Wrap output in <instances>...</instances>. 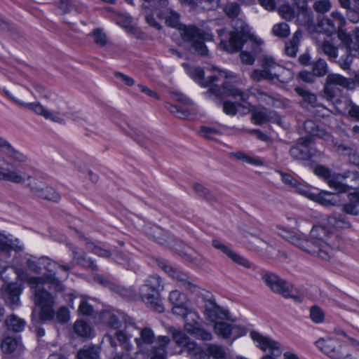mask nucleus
Segmentation results:
<instances>
[{
	"instance_id": "obj_41",
	"label": "nucleus",
	"mask_w": 359,
	"mask_h": 359,
	"mask_svg": "<svg viewBox=\"0 0 359 359\" xmlns=\"http://www.w3.org/2000/svg\"><path fill=\"white\" fill-rule=\"evenodd\" d=\"M279 75L276 72L263 69H255L251 74V78L253 81L259 82L262 80L273 81L278 79Z\"/></svg>"
},
{
	"instance_id": "obj_31",
	"label": "nucleus",
	"mask_w": 359,
	"mask_h": 359,
	"mask_svg": "<svg viewBox=\"0 0 359 359\" xmlns=\"http://www.w3.org/2000/svg\"><path fill=\"white\" fill-rule=\"evenodd\" d=\"M326 82L331 86H339L348 89L354 88V82L352 79L346 78L338 74H328Z\"/></svg>"
},
{
	"instance_id": "obj_64",
	"label": "nucleus",
	"mask_w": 359,
	"mask_h": 359,
	"mask_svg": "<svg viewBox=\"0 0 359 359\" xmlns=\"http://www.w3.org/2000/svg\"><path fill=\"white\" fill-rule=\"evenodd\" d=\"M200 133L205 138L213 139L214 136L220 134V132L215 128L201 126Z\"/></svg>"
},
{
	"instance_id": "obj_38",
	"label": "nucleus",
	"mask_w": 359,
	"mask_h": 359,
	"mask_svg": "<svg viewBox=\"0 0 359 359\" xmlns=\"http://www.w3.org/2000/svg\"><path fill=\"white\" fill-rule=\"evenodd\" d=\"M74 332L80 337L91 338L93 337V328L86 321L77 320L74 325Z\"/></svg>"
},
{
	"instance_id": "obj_3",
	"label": "nucleus",
	"mask_w": 359,
	"mask_h": 359,
	"mask_svg": "<svg viewBox=\"0 0 359 359\" xmlns=\"http://www.w3.org/2000/svg\"><path fill=\"white\" fill-rule=\"evenodd\" d=\"M313 172L339 193H346L359 187V177L355 172H346L343 174L332 175L330 169L323 165H317Z\"/></svg>"
},
{
	"instance_id": "obj_62",
	"label": "nucleus",
	"mask_w": 359,
	"mask_h": 359,
	"mask_svg": "<svg viewBox=\"0 0 359 359\" xmlns=\"http://www.w3.org/2000/svg\"><path fill=\"white\" fill-rule=\"evenodd\" d=\"M185 296L178 290H173L170 292L169 301L174 305L184 304Z\"/></svg>"
},
{
	"instance_id": "obj_54",
	"label": "nucleus",
	"mask_w": 359,
	"mask_h": 359,
	"mask_svg": "<svg viewBox=\"0 0 359 359\" xmlns=\"http://www.w3.org/2000/svg\"><path fill=\"white\" fill-rule=\"evenodd\" d=\"M208 353L216 359H224L226 353L223 347L216 344H210L208 348Z\"/></svg>"
},
{
	"instance_id": "obj_40",
	"label": "nucleus",
	"mask_w": 359,
	"mask_h": 359,
	"mask_svg": "<svg viewBox=\"0 0 359 359\" xmlns=\"http://www.w3.org/2000/svg\"><path fill=\"white\" fill-rule=\"evenodd\" d=\"M294 91L298 95L302 97V104H308L313 107L318 106L317 97L314 93L299 86L294 88Z\"/></svg>"
},
{
	"instance_id": "obj_29",
	"label": "nucleus",
	"mask_w": 359,
	"mask_h": 359,
	"mask_svg": "<svg viewBox=\"0 0 359 359\" xmlns=\"http://www.w3.org/2000/svg\"><path fill=\"white\" fill-rule=\"evenodd\" d=\"M54 317L55 311L53 309V305L41 306L39 316H36L35 309H33L31 316L32 322H33V323H45L46 321H50L54 319Z\"/></svg>"
},
{
	"instance_id": "obj_1",
	"label": "nucleus",
	"mask_w": 359,
	"mask_h": 359,
	"mask_svg": "<svg viewBox=\"0 0 359 359\" xmlns=\"http://www.w3.org/2000/svg\"><path fill=\"white\" fill-rule=\"evenodd\" d=\"M288 241L303 251L323 260L330 259L332 250L339 248L340 242L338 236L323 225L314 226L310 231L309 239L290 235Z\"/></svg>"
},
{
	"instance_id": "obj_47",
	"label": "nucleus",
	"mask_w": 359,
	"mask_h": 359,
	"mask_svg": "<svg viewBox=\"0 0 359 359\" xmlns=\"http://www.w3.org/2000/svg\"><path fill=\"white\" fill-rule=\"evenodd\" d=\"M340 47L335 46L331 41L328 40L324 41L321 44V49L323 53L330 58L335 59L338 57V49Z\"/></svg>"
},
{
	"instance_id": "obj_53",
	"label": "nucleus",
	"mask_w": 359,
	"mask_h": 359,
	"mask_svg": "<svg viewBox=\"0 0 359 359\" xmlns=\"http://www.w3.org/2000/svg\"><path fill=\"white\" fill-rule=\"evenodd\" d=\"M170 332L172 333L173 340L180 346H184L189 339L184 332L177 330L174 327L170 328Z\"/></svg>"
},
{
	"instance_id": "obj_15",
	"label": "nucleus",
	"mask_w": 359,
	"mask_h": 359,
	"mask_svg": "<svg viewBox=\"0 0 359 359\" xmlns=\"http://www.w3.org/2000/svg\"><path fill=\"white\" fill-rule=\"evenodd\" d=\"M103 322L109 327L117 330L121 327L122 323L127 326H132L135 329H138L135 320L125 313L117 311H104L102 314Z\"/></svg>"
},
{
	"instance_id": "obj_8",
	"label": "nucleus",
	"mask_w": 359,
	"mask_h": 359,
	"mask_svg": "<svg viewBox=\"0 0 359 359\" xmlns=\"http://www.w3.org/2000/svg\"><path fill=\"white\" fill-rule=\"evenodd\" d=\"M339 40V47L344 50L345 53L340 57L337 62L344 70H350L353 58L359 57V43L353 40L352 34L347 31H341Z\"/></svg>"
},
{
	"instance_id": "obj_19",
	"label": "nucleus",
	"mask_w": 359,
	"mask_h": 359,
	"mask_svg": "<svg viewBox=\"0 0 359 359\" xmlns=\"http://www.w3.org/2000/svg\"><path fill=\"white\" fill-rule=\"evenodd\" d=\"M212 245L215 249L221 251L224 255H226L234 263L240 266H242L245 269H255V266H254V264H252L247 258L235 252L231 249H230L227 245H226L224 243H222L219 240H212Z\"/></svg>"
},
{
	"instance_id": "obj_51",
	"label": "nucleus",
	"mask_w": 359,
	"mask_h": 359,
	"mask_svg": "<svg viewBox=\"0 0 359 359\" xmlns=\"http://www.w3.org/2000/svg\"><path fill=\"white\" fill-rule=\"evenodd\" d=\"M91 36L93 37L94 42L100 47H104L107 43V36L103 31L97 28L95 29L91 33Z\"/></svg>"
},
{
	"instance_id": "obj_22",
	"label": "nucleus",
	"mask_w": 359,
	"mask_h": 359,
	"mask_svg": "<svg viewBox=\"0 0 359 359\" xmlns=\"http://www.w3.org/2000/svg\"><path fill=\"white\" fill-rule=\"evenodd\" d=\"M21 292V286L17 283L8 284L3 292L5 301L10 305L12 309H14L20 305V295Z\"/></svg>"
},
{
	"instance_id": "obj_9",
	"label": "nucleus",
	"mask_w": 359,
	"mask_h": 359,
	"mask_svg": "<svg viewBox=\"0 0 359 359\" xmlns=\"http://www.w3.org/2000/svg\"><path fill=\"white\" fill-rule=\"evenodd\" d=\"M289 154L294 160L299 161H308L321 155V152L314 147L313 140L310 136L297 139L296 144L290 149Z\"/></svg>"
},
{
	"instance_id": "obj_20",
	"label": "nucleus",
	"mask_w": 359,
	"mask_h": 359,
	"mask_svg": "<svg viewBox=\"0 0 359 359\" xmlns=\"http://www.w3.org/2000/svg\"><path fill=\"white\" fill-rule=\"evenodd\" d=\"M144 231L148 236L152 238L156 243L172 248L175 245V241L171 235L158 226L145 227Z\"/></svg>"
},
{
	"instance_id": "obj_26",
	"label": "nucleus",
	"mask_w": 359,
	"mask_h": 359,
	"mask_svg": "<svg viewBox=\"0 0 359 359\" xmlns=\"http://www.w3.org/2000/svg\"><path fill=\"white\" fill-rule=\"evenodd\" d=\"M137 330H140V337L135 338V341L140 349L145 346H150L154 342L156 343L157 337L151 327H144L141 329L138 327Z\"/></svg>"
},
{
	"instance_id": "obj_17",
	"label": "nucleus",
	"mask_w": 359,
	"mask_h": 359,
	"mask_svg": "<svg viewBox=\"0 0 359 359\" xmlns=\"http://www.w3.org/2000/svg\"><path fill=\"white\" fill-rule=\"evenodd\" d=\"M4 95L15 103L34 111L36 114L43 116L46 119H50L57 123H62L64 120L59 116L54 115L52 112L45 109L39 102L25 103L16 99L12 94L6 89L4 88L1 91Z\"/></svg>"
},
{
	"instance_id": "obj_33",
	"label": "nucleus",
	"mask_w": 359,
	"mask_h": 359,
	"mask_svg": "<svg viewBox=\"0 0 359 359\" xmlns=\"http://www.w3.org/2000/svg\"><path fill=\"white\" fill-rule=\"evenodd\" d=\"M348 203L342 205V211L346 214L358 215L359 214V192L351 193L348 195Z\"/></svg>"
},
{
	"instance_id": "obj_12",
	"label": "nucleus",
	"mask_w": 359,
	"mask_h": 359,
	"mask_svg": "<svg viewBox=\"0 0 359 359\" xmlns=\"http://www.w3.org/2000/svg\"><path fill=\"white\" fill-rule=\"evenodd\" d=\"M39 263L48 272V273L44 274L43 277H42L44 282L46 281L49 283L57 291L62 290V282L55 277V270L57 268H60L65 271H69L71 269L70 266L67 264H59L54 261H51L48 257H45L39 258Z\"/></svg>"
},
{
	"instance_id": "obj_34",
	"label": "nucleus",
	"mask_w": 359,
	"mask_h": 359,
	"mask_svg": "<svg viewBox=\"0 0 359 359\" xmlns=\"http://www.w3.org/2000/svg\"><path fill=\"white\" fill-rule=\"evenodd\" d=\"M215 333L223 339H229L231 337L233 332L238 329L236 325L227 323L226 322H215L214 325Z\"/></svg>"
},
{
	"instance_id": "obj_35",
	"label": "nucleus",
	"mask_w": 359,
	"mask_h": 359,
	"mask_svg": "<svg viewBox=\"0 0 359 359\" xmlns=\"http://www.w3.org/2000/svg\"><path fill=\"white\" fill-rule=\"evenodd\" d=\"M272 112L269 111L265 107L261 109H255L251 110V119L254 124L261 126L267 121H269L272 118Z\"/></svg>"
},
{
	"instance_id": "obj_14",
	"label": "nucleus",
	"mask_w": 359,
	"mask_h": 359,
	"mask_svg": "<svg viewBox=\"0 0 359 359\" xmlns=\"http://www.w3.org/2000/svg\"><path fill=\"white\" fill-rule=\"evenodd\" d=\"M250 337L254 341L258 344L257 346L264 351L269 349L271 351V355H266L261 359H275L281 354L280 345L278 342L269 338L264 337L256 331L250 332Z\"/></svg>"
},
{
	"instance_id": "obj_13",
	"label": "nucleus",
	"mask_w": 359,
	"mask_h": 359,
	"mask_svg": "<svg viewBox=\"0 0 359 359\" xmlns=\"http://www.w3.org/2000/svg\"><path fill=\"white\" fill-rule=\"evenodd\" d=\"M157 264L173 278L181 283V286L185 290L194 292L197 289V285L194 283L192 279L185 273L177 268L170 265L169 262L165 259H156Z\"/></svg>"
},
{
	"instance_id": "obj_50",
	"label": "nucleus",
	"mask_w": 359,
	"mask_h": 359,
	"mask_svg": "<svg viewBox=\"0 0 359 359\" xmlns=\"http://www.w3.org/2000/svg\"><path fill=\"white\" fill-rule=\"evenodd\" d=\"M18 341L15 338L7 337L1 342V349L4 352L11 353L15 351Z\"/></svg>"
},
{
	"instance_id": "obj_7",
	"label": "nucleus",
	"mask_w": 359,
	"mask_h": 359,
	"mask_svg": "<svg viewBox=\"0 0 359 359\" xmlns=\"http://www.w3.org/2000/svg\"><path fill=\"white\" fill-rule=\"evenodd\" d=\"M262 280L271 290L272 292L282 295L285 298H292L297 302H301L302 296L292 293L293 285L281 278L274 273L266 270H261Z\"/></svg>"
},
{
	"instance_id": "obj_61",
	"label": "nucleus",
	"mask_w": 359,
	"mask_h": 359,
	"mask_svg": "<svg viewBox=\"0 0 359 359\" xmlns=\"http://www.w3.org/2000/svg\"><path fill=\"white\" fill-rule=\"evenodd\" d=\"M224 11L229 18L233 19L238 15L240 6L236 3H230L225 6Z\"/></svg>"
},
{
	"instance_id": "obj_43",
	"label": "nucleus",
	"mask_w": 359,
	"mask_h": 359,
	"mask_svg": "<svg viewBox=\"0 0 359 359\" xmlns=\"http://www.w3.org/2000/svg\"><path fill=\"white\" fill-rule=\"evenodd\" d=\"M172 310L173 314L184 318L186 322H189V317H190L191 320H192V318H198V314L196 312L189 311L184 304L174 305Z\"/></svg>"
},
{
	"instance_id": "obj_32",
	"label": "nucleus",
	"mask_w": 359,
	"mask_h": 359,
	"mask_svg": "<svg viewBox=\"0 0 359 359\" xmlns=\"http://www.w3.org/2000/svg\"><path fill=\"white\" fill-rule=\"evenodd\" d=\"M304 127L305 131L311 136H316L325 140H328L331 137L330 133L320 128L318 125L312 120L306 121Z\"/></svg>"
},
{
	"instance_id": "obj_6",
	"label": "nucleus",
	"mask_w": 359,
	"mask_h": 359,
	"mask_svg": "<svg viewBox=\"0 0 359 359\" xmlns=\"http://www.w3.org/2000/svg\"><path fill=\"white\" fill-rule=\"evenodd\" d=\"M231 25L234 30L229 33V41L221 39L219 45L222 50L229 53L240 51L244 43L252 38L249 26L242 19H232Z\"/></svg>"
},
{
	"instance_id": "obj_60",
	"label": "nucleus",
	"mask_w": 359,
	"mask_h": 359,
	"mask_svg": "<svg viewBox=\"0 0 359 359\" xmlns=\"http://www.w3.org/2000/svg\"><path fill=\"white\" fill-rule=\"evenodd\" d=\"M56 316V320L58 323L61 324L67 323L69 320V311L68 309L65 306L60 307L56 313H55Z\"/></svg>"
},
{
	"instance_id": "obj_49",
	"label": "nucleus",
	"mask_w": 359,
	"mask_h": 359,
	"mask_svg": "<svg viewBox=\"0 0 359 359\" xmlns=\"http://www.w3.org/2000/svg\"><path fill=\"white\" fill-rule=\"evenodd\" d=\"M166 109L171 113L174 114L177 117L180 118H186L190 115V112L187 109L179 105H175L170 103L165 104Z\"/></svg>"
},
{
	"instance_id": "obj_58",
	"label": "nucleus",
	"mask_w": 359,
	"mask_h": 359,
	"mask_svg": "<svg viewBox=\"0 0 359 359\" xmlns=\"http://www.w3.org/2000/svg\"><path fill=\"white\" fill-rule=\"evenodd\" d=\"M278 13L286 20H291L295 16L294 8L290 5H282L278 9Z\"/></svg>"
},
{
	"instance_id": "obj_10",
	"label": "nucleus",
	"mask_w": 359,
	"mask_h": 359,
	"mask_svg": "<svg viewBox=\"0 0 359 359\" xmlns=\"http://www.w3.org/2000/svg\"><path fill=\"white\" fill-rule=\"evenodd\" d=\"M346 24L345 18L337 11L331 13L329 17L323 18L318 20V27L320 28V32L328 36L337 34L338 39L341 31L346 32V29H344Z\"/></svg>"
},
{
	"instance_id": "obj_25",
	"label": "nucleus",
	"mask_w": 359,
	"mask_h": 359,
	"mask_svg": "<svg viewBox=\"0 0 359 359\" xmlns=\"http://www.w3.org/2000/svg\"><path fill=\"white\" fill-rule=\"evenodd\" d=\"M170 342L169 337L158 336L156 345L152 346L150 359H167V349Z\"/></svg>"
},
{
	"instance_id": "obj_2",
	"label": "nucleus",
	"mask_w": 359,
	"mask_h": 359,
	"mask_svg": "<svg viewBox=\"0 0 359 359\" xmlns=\"http://www.w3.org/2000/svg\"><path fill=\"white\" fill-rule=\"evenodd\" d=\"M189 74L201 86L209 88L208 90L205 92L206 96L213 95L220 100L231 97L233 99H239L241 101H245L248 98L247 93L243 92L242 90L236 88L229 81L223 82L222 86L215 84V83L219 80L217 76H211L205 79L204 71L201 67L192 69L189 72Z\"/></svg>"
},
{
	"instance_id": "obj_56",
	"label": "nucleus",
	"mask_w": 359,
	"mask_h": 359,
	"mask_svg": "<svg viewBox=\"0 0 359 359\" xmlns=\"http://www.w3.org/2000/svg\"><path fill=\"white\" fill-rule=\"evenodd\" d=\"M332 5L329 0H318L314 2L313 9L318 13H325L331 9Z\"/></svg>"
},
{
	"instance_id": "obj_18",
	"label": "nucleus",
	"mask_w": 359,
	"mask_h": 359,
	"mask_svg": "<svg viewBox=\"0 0 359 359\" xmlns=\"http://www.w3.org/2000/svg\"><path fill=\"white\" fill-rule=\"evenodd\" d=\"M44 280L41 277H33L29 280L32 287H34V302L39 306L54 305V299L52 295L41 286L44 284Z\"/></svg>"
},
{
	"instance_id": "obj_52",
	"label": "nucleus",
	"mask_w": 359,
	"mask_h": 359,
	"mask_svg": "<svg viewBox=\"0 0 359 359\" xmlns=\"http://www.w3.org/2000/svg\"><path fill=\"white\" fill-rule=\"evenodd\" d=\"M274 35L280 38H286L290 34L289 25L285 22L274 25L272 29Z\"/></svg>"
},
{
	"instance_id": "obj_59",
	"label": "nucleus",
	"mask_w": 359,
	"mask_h": 359,
	"mask_svg": "<svg viewBox=\"0 0 359 359\" xmlns=\"http://www.w3.org/2000/svg\"><path fill=\"white\" fill-rule=\"evenodd\" d=\"M91 252L99 257L108 258L110 257L111 253L107 249L102 248L101 247L95 245L93 243H87Z\"/></svg>"
},
{
	"instance_id": "obj_48",
	"label": "nucleus",
	"mask_w": 359,
	"mask_h": 359,
	"mask_svg": "<svg viewBox=\"0 0 359 359\" xmlns=\"http://www.w3.org/2000/svg\"><path fill=\"white\" fill-rule=\"evenodd\" d=\"M194 189L196 193L201 197L205 198L206 201L209 202L216 201V197L208 189L205 187L201 184H195L194 185Z\"/></svg>"
},
{
	"instance_id": "obj_46",
	"label": "nucleus",
	"mask_w": 359,
	"mask_h": 359,
	"mask_svg": "<svg viewBox=\"0 0 359 359\" xmlns=\"http://www.w3.org/2000/svg\"><path fill=\"white\" fill-rule=\"evenodd\" d=\"M332 144L334 151L339 155L348 156L354 149L352 144H344L335 139L332 140Z\"/></svg>"
},
{
	"instance_id": "obj_44",
	"label": "nucleus",
	"mask_w": 359,
	"mask_h": 359,
	"mask_svg": "<svg viewBox=\"0 0 359 359\" xmlns=\"http://www.w3.org/2000/svg\"><path fill=\"white\" fill-rule=\"evenodd\" d=\"M0 250L8 252L11 250L22 251V248L15 243L13 241L0 233Z\"/></svg>"
},
{
	"instance_id": "obj_36",
	"label": "nucleus",
	"mask_w": 359,
	"mask_h": 359,
	"mask_svg": "<svg viewBox=\"0 0 359 359\" xmlns=\"http://www.w3.org/2000/svg\"><path fill=\"white\" fill-rule=\"evenodd\" d=\"M278 173L281 176V180L285 184L294 188L297 192L302 195L308 194V190L304 187V186L300 184L298 180L291 175L282 171H278Z\"/></svg>"
},
{
	"instance_id": "obj_30",
	"label": "nucleus",
	"mask_w": 359,
	"mask_h": 359,
	"mask_svg": "<svg viewBox=\"0 0 359 359\" xmlns=\"http://www.w3.org/2000/svg\"><path fill=\"white\" fill-rule=\"evenodd\" d=\"M4 325L8 331L17 333L25 329L26 321L15 314H11L6 318Z\"/></svg>"
},
{
	"instance_id": "obj_11",
	"label": "nucleus",
	"mask_w": 359,
	"mask_h": 359,
	"mask_svg": "<svg viewBox=\"0 0 359 359\" xmlns=\"http://www.w3.org/2000/svg\"><path fill=\"white\" fill-rule=\"evenodd\" d=\"M316 344L321 351L332 359H348L350 356L347 347L337 339H320Z\"/></svg>"
},
{
	"instance_id": "obj_63",
	"label": "nucleus",
	"mask_w": 359,
	"mask_h": 359,
	"mask_svg": "<svg viewBox=\"0 0 359 359\" xmlns=\"http://www.w3.org/2000/svg\"><path fill=\"white\" fill-rule=\"evenodd\" d=\"M237 106L241 107V104H236L233 102L225 101L223 103V110L224 111L231 116H234L237 114L238 109Z\"/></svg>"
},
{
	"instance_id": "obj_57",
	"label": "nucleus",
	"mask_w": 359,
	"mask_h": 359,
	"mask_svg": "<svg viewBox=\"0 0 359 359\" xmlns=\"http://www.w3.org/2000/svg\"><path fill=\"white\" fill-rule=\"evenodd\" d=\"M230 155L238 160L246 162L252 165H259L261 163L259 160L253 158L252 157L247 155L246 154L242 151L231 153Z\"/></svg>"
},
{
	"instance_id": "obj_21",
	"label": "nucleus",
	"mask_w": 359,
	"mask_h": 359,
	"mask_svg": "<svg viewBox=\"0 0 359 359\" xmlns=\"http://www.w3.org/2000/svg\"><path fill=\"white\" fill-rule=\"evenodd\" d=\"M198 318H192L191 322L185 323L184 328L187 332L197 339L202 341L212 340V333L204 329L203 326L196 320Z\"/></svg>"
},
{
	"instance_id": "obj_28",
	"label": "nucleus",
	"mask_w": 359,
	"mask_h": 359,
	"mask_svg": "<svg viewBox=\"0 0 359 359\" xmlns=\"http://www.w3.org/2000/svg\"><path fill=\"white\" fill-rule=\"evenodd\" d=\"M334 229H345L351 227L350 222L343 213L333 212L327 215L325 224Z\"/></svg>"
},
{
	"instance_id": "obj_5",
	"label": "nucleus",
	"mask_w": 359,
	"mask_h": 359,
	"mask_svg": "<svg viewBox=\"0 0 359 359\" xmlns=\"http://www.w3.org/2000/svg\"><path fill=\"white\" fill-rule=\"evenodd\" d=\"M163 290V285L160 276L152 275L149 276L140 287L139 294L149 308L161 313L164 311L160 295V291Z\"/></svg>"
},
{
	"instance_id": "obj_42",
	"label": "nucleus",
	"mask_w": 359,
	"mask_h": 359,
	"mask_svg": "<svg viewBox=\"0 0 359 359\" xmlns=\"http://www.w3.org/2000/svg\"><path fill=\"white\" fill-rule=\"evenodd\" d=\"M73 253L74 259L77 264L82 266L83 267H85L86 269H90L93 271H98V266L96 265L93 260H92L90 258L86 257V256H84L83 255H78V253L75 250L73 251Z\"/></svg>"
},
{
	"instance_id": "obj_45",
	"label": "nucleus",
	"mask_w": 359,
	"mask_h": 359,
	"mask_svg": "<svg viewBox=\"0 0 359 359\" xmlns=\"http://www.w3.org/2000/svg\"><path fill=\"white\" fill-rule=\"evenodd\" d=\"M312 72L316 77H323L328 73V66L324 59L318 58L311 63Z\"/></svg>"
},
{
	"instance_id": "obj_27",
	"label": "nucleus",
	"mask_w": 359,
	"mask_h": 359,
	"mask_svg": "<svg viewBox=\"0 0 359 359\" xmlns=\"http://www.w3.org/2000/svg\"><path fill=\"white\" fill-rule=\"evenodd\" d=\"M0 151L7 156L8 158L18 162H25L27 161V156L22 153L14 149L12 145L6 140L0 137Z\"/></svg>"
},
{
	"instance_id": "obj_39",
	"label": "nucleus",
	"mask_w": 359,
	"mask_h": 359,
	"mask_svg": "<svg viewBox=\"0 0 359 359\" xmlns=\"http://www.w3.org/2000/svg\"><path fill=\"white\" fill-rule=\"evenodd\" d=\"M0 180L16 184L24 182V178L19 174L18 170L1 167L0 168Z\"/></svg>"
},
{
	"instance_id": "obj_55",
	"label": "nucleus",
	"mask_w": 359,
	"mask_h": 359,
	"mask_svg": "<svg viewBox=\"0 0 359 359\" xmlns=\"http://www.w3.org/2000/svg\"><path fill=\"white\" fill-rule=\"evenodd\" d=\"M310 317L314 323H320L324 320L325 313L318 306L314 305L310 309Z\"/></svg>"
},
{
	"instance_id": "obj_4",
	"label": "nucleus",
	"mask_w": 359,
	"mask_h": 359,
	"mask_svg": "<svg viewBox=\"0 0 359 359\" xmlns=\"http://www.w3.org/2000/svg\"><path fill=\"white\" fill-rule=\"evenodd\" d=\"M180 34L184 41L191 44L189 48L191 53L201 56H206L208 54V49L205 42L213 41L214 36L210 32L200 29L195 25H184Z\"/></svg>"
},
{
	"instance_id": "obj_23",
	"label": "nucleus",
	"mask_w": 359,
	"mask_h": 359,
	"mask_svg": "<svg viewBox=\"0 0 359 359\" xmlns=\"http://www.w3.org/2000/svg\"><path fill=\"white\" fill-rule=\"evenodd\" d=\"M227 311L217 306L214 301L208 300L205 303V315L212 322L218 319H227Z\"/></svg>"
},
{
	"instance_id": "obj_16",
	"label": "nucleus",
	"mask_w": 359,
	"mask_h": 359,
	"mask_svg": "<svg viewBox=\"0 0 359 359\" xmlns=\"http://www.w3.org/2000/svg\"><path fill=\"white\" fill-rule=\"evenodd\" d=\"M28 180H32L27 186L34 196L55 203L60 200V195L52 187L44 186L42 182L32 179L31 176H28Z\"/></svg>"
},
{
	"instance_id": "obj_37",
	"label": "nucleus",
	"mask_w": 359,
	"mask_h": 359,
	"mask_svg": "<svg viewBox=\"0 0 359 359\" xmlns=\"http://www.w3.org/2000/svg\"><path fill=\"white\" fill-rule=\"evenodd\" d=\"M100 348L95 345H86L77 353V359H99Z\"/></svg>"
},
{
	"instance_id": "obj_24",
	"label": "nucleus",
	"mask_w": 359,
	"mask_h": 359,
	"mask_svg": "<svg viewBox=\"0 0 359 359\" xmlns=\"http://www.w3.org/2000/svg\"><path fill=\"white\" fill-rule=\"evenodd\" d=\"M304 196L326 207L335 205L338 202L337 195L326 191H321L318 194L311 193L308 191V194Z\"/></svg>"
}]
</instances>
